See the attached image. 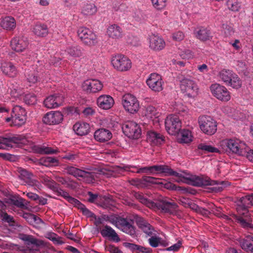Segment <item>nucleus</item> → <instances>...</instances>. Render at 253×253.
<instances>
[{
    "label": "nucleus",
    "instance_id": "obj_54",
    "mask_svg": "<svg viewBox=\"0 0 253 253\" xmlns=\"http://www.w3.org/2000/svg\"><path fill=\"white\" fill-rule=\"evenodd\" d=\"M240 245L243 250L247 252H250L252 253L253 246L250 241L245 239H241L240 241Z\"/></svg>",
    "mask_w": 253,
    "mask_h": 253
},
{
    "label": "nucleus",
    "instance_id": "obj_33",
    "mask_svg": "<svg viewBox=\"0 0 253 253\" xmlns=\"http://www.w3.org/2000/svg\"><path fill=\"white\" fill-rule=\"evenodd\" d=\"M136 222L138 227L141 229L146 235L149 236L152 235L153 228L145 220L142 218L139 217L137 219Z\"/></svg>",
    "mask_w": 253,
    "mask_h": 253
},
{
    "label": "nucleus",
    "instance_id": "obj_29",
    "mask_svg": "<svg viewBox=\"0 0 253 253\" xmlns=\"http://www.w3.org/2000/svg\"><path fill=\"white\" fill-rule=\"evenodd\" d=\"M1 70L5 75L13 78L17 74L16 67L11 62H4L1 64Z\"/></svg>",
    "mask_w": 253,
    "mask_h": 253
},
{
    "label": "nucleus",
    "instance_id": "obj_25",
    "mask_svg": "<svg viewBox=\"0 0 253 253\" xmlns=\"http://www.w3.org/2000/svg\"><path fill=\"white\" fill-rule=\"evenodd\" d=\"M112 137L111 132L109 129L103 128L96 130L94 133L95 139L100 142L108 141Z\"/></svg>",
    "mask_w": 253,
    "mask_h": 253
},
{
    "label": "nucleus",
    "instance_id": "obj_20",
    "mask_svg": "<svg viewBox=\"0 0 253 253\" xmlns=\"http://www.w3.org/2000/svg\"><path fill=\"white\" fill-rule=\"evenodd\" d=\"M63 119L62 114L59 111H50L43 117L42 121L45 124L54 125L60 124Z\"/></svg>",
    "mask_w": 253,
    "mask_h": 253
},
{
    "label": "nucleus",
    "instance_id": "obj_59",
    "mask_svg": "<svg viewBox=\"0 0 253 253\" xmlns=\"http://www.w3.org/2000/svg\"><path fill=\"white\" fill-rule=\"evenodd\" d=\"M154 7L157 9H162L167 5V0H151Z\"/></svg>",
    "mask_w": 253,
    "mask_h": 253
},
{
    "label": "nucleus",
    "instance_id": "obj_30",
    "mask_svg": "<svg viewBox=\"0 0 253 253\" xmlns=\"http://www.w3.org/2000/svg\"><path fill=\"white\" fill-rule=\"evenodd\" d=\"M147 139L154 145H161L165 141V137L163 135L154 131L147 132Z\"/></svg>",
    "mask_w": 253,
    "mask_h": 253
},
{
    "label": "nucleus",
    "instance_id": "obj_56",
    "mask_svg": "<svg viewBox=\"0 0 253 253\" xmlns=\"http://www.w3.org/2000/svg\"><path fill=\"white\" fill-rule=\"evenodd\" d=\"M228 8L233 11H238L240 9L241 4L237 1H233L229 0L227 2Z\"/></svg>",
    "mask_w": 253,
    "mask_h": 253
},
{
    "label": "nucleus",
    "instance_id": "obj_52",
    "mask_svg": "<svg viewBox=\"0 0 253 253\" xmlns=\"http://www.w3.org/2000/svg\"><path fill=\"white\" fill-rule=\"evenodd\" d=\"M135 197L136 199L140 201V202L145 205L147 207L152 209L154 208L155 202L148 200L147 198H145L142 194L137 193L136 194Z\"/></svg>",
    "mask_w": 253,
    "mask_h": 253
},
{
    "label": "nucleus",
    "instance_id": "obj_49",
    "mask_svg": "<svg viewBox=\"0 0 253 253\" xmlns=\"http://www.w3.org/2000/svg\"><path fill=\"white\" fill-rule=\"evenodd\" d=\"M68 54L73 57H79L83 55L82 48L79 46L69 47L67 49Z\"/></svg>",
    "mask_w": 253,
    "mask_h": 253
},
{
    "label": "nucleus",
    "instance_id": "obj_3",
    "mask_svg": "<svg viewBox=\"0 0 253 253\" xmlns=\"http://www.w3.org/2000/svg\"><path fill=\"white\" fill-rule=\"evenodd\" d=\"M27 112L25 109L20 106H15L12 110L11 117L6 118V122H11V125L18 127L25 124L26 121Z\"/></svg>",
    "mask_w": 253,
    "mask_h": 253
},
{
    "label": "nucleus",
    "instance_id": "obj_10",
    "mask_svg": "<svg viewBox=\"0 0 253 253\" xmlns=\"http://www.w3.org/2000/svg\"><path fill=\"white\" fill-rule=\"evenodd\" d=\"M210 90L213 96L220 101L227 102L230 99V93L223 85L218 84H212Z\"/></svg>",
    "mask_w": 253,
    "mask_h": 253
},
{
    "label": "nucleus",
    "instance_id": "obj_22",
    "mask_svg": "<svg viewBox=\"0 0 253 253\" xmlns=\"http://www.w3.org/2000/svg\"><path fill=\"white\" fill-rule=\"evenodd\" d=\"M28 45V42L26 38L24 37H14L11 40L10 43L12 49L17 52L24 51Z\"/></svg>",
    "mask_w": 253,
    "mask_h": 253
},
{
    "label": "nucleus",
    "instance_id": "obj_48",
    "mask_svg": "<svg viewBox=\"0 0 253 253\" xmlns=\"http://www.w3.org/2000/svg\"><path fill=\"white\" fill-rule=\"evenodd\" d=\"M19 238L22 241L27 242V244H30L35 245H39L38 240L34 238L33 236L31 235H27L24 234H20Z\"/></svg>",
    "mask_w": 253,
    "mask_h": 253
},
{
    "label": "nucleus",
    "instance_id": "obj_17",
    "mask_svg": "<svg viewBox=\"0 0 253 253\" xmlns=\"http://www.w3.org/2000/svg\"><path fill=\"white\" fill-rule=\"evenodd\" d=\"M82 87L83 90L87 93H96L102 89L103 84L98 80L88 79L84 81Z\"/></svg>",
    "mask_w": 253,
    "mask_h": 253
},
{
    "label": "nucleus",
    "instance_id": "obj_18",
    "mask_svg": "<svg viewBox=\"0 0 253 253\" xmlns=\"http://www.w3.org/2000/svg\"><path fill=\"white\" fill-rule=\"evenodd\" d=\"M174 202H170L166 200L158 201L154 203V210H161L165 212L173 214L177 208Z\"/></svg>",
    "mask_w": 253,
    "mask_h": 253
},
{
    "label": "nucleus",
    "instance_id": "obj_21",
    "mask_svg": "<svg viewBox=\"0 0 253 253\" xmlns=\"http://www.w3.org/2000/svg\"><path fill=\"white\" fill-rule=\"evenodd\" d=\"M63 101L64 98L61 95L54 94L47 97L44 100L43 104L47 108H55L62 105Z\"/></svg>",
    "mask_w": 253,
    "mask_h": 253
},
{
    "label": "nucleus",
    "instance_id": "obj_53",
    "mask_svg": "<svg viewBox=\"0 0 253 253\" xmlns=\"http://www.w3.org/2000/svg\"><path fill=\"white\" fill-rule=\"evenodd\" d=\"M198 148L206 152L217 153L219 150L217 148L206 143H200L198 145Z\"/></svg>",
    "mask_w": 253,
    "mask_h": 253
},
{
    "label": "nucleus",
    "instance_id": "obj_55",
    "mask_svg": "<svg viewBox=\"0 0 253 253\" xmlns=\"http://www.w3.org/2000/svg\"><path fill=\"white\" fill-rule=\"evenodd\" d=\"M24 101L28 105H34L37 102V97L34 93L26 94L24 96Z\"/></svg>",
    "mask_w": 253,
    "mask_h": 253
},
{
    "label": "nucleus",
    "instance_id": "obj_50",
    "mask_svg": "<svg viewBox=\"0 0 253 253\" xmlns=\"http://www.w3.org/2000/svg\"><path fill=\"white\" fill-rule=\"evenodd\" d=\"M192 134L190 131L183 129L181 132L180 142L188 143L192 141Z\"/></svg>",
    "mask_w": 253,
    "mask_h": 253
},
{
    "label": "nucleus",
    "instance_id": "obj_57",
    "mask_svg": "<svg viewBox=\"0 0 253 253\" xmlns=\"http://www.w3.org/2000/svg\"><path fill=\"white\" fill-rule=\"evenodd\" d=\"M115 205V201L113 199L109 197H105L101 206L104 209H107L113 207Z\"/></svg>",
    "mask_w": 253,
    "mask_h": 253
},
{
    "label": "nucleus",
    "instance_id": "obj_8",
    "mask_svg": "<svg viewBox=\"0 0 253 253\" xmlns=\"http://www.w3.org/2000/svg\"><path fill=\"white\" fill-rule=\"evenodd\" d=\"M124 134L128 137L138 139L141 135V130L138 125L133 121H127L122 126Z\"/></svg>",
    "mask_w": 253,
    "mask_h": 253
},
{
    "label": "nucleus",
    "instance_id": "obj_38",
    "mask_svg": "<svg viewBox=\"0 0 253 253\" xmlns=\"http://www.w3.org/2000/svg\"><path fill=\"white\" fill-rule=\"evenodd\" d=\"M239 206L244 210L247 209L253 205V194L246 195L240 199Z\"/></svg>",
    "mask_w": 253,
    "mask_h": 253
},
{
    "label": "nucleus",
    "instance_id": "obj_37",
    "mask_svg": "<svg viewBox=\"0 0 253 253\" xmlns=\"http://www.w3.org/2000/svg\"><path fill=\"white\" fill-rule=\"evenodd\" d=\"M0 25L4 29L12 30L16 27V21L13 17L7 16L1 20Z\"/></svg>",
    "mask_w": 253,
    "mask_h": 253
},
{
    "label": "nucleus",
    "instance_id": "obj_45",
    "mask_svg": "<svg viewBox=\"0 0 253 253\" xmlns=\"http://www.w3.org/2000/svg\"><path fill=\"white\" fill-rule=\"evenodd\" d=\"M97 11L96 6L93 3H86L82 8V12L85 15H91Z\"/></svg>",
    "mask_w": 253,
    "mask_h": 253
},
{
    "label": "nucleus",
    "instance_id": "obj_34",
    "mask_svg": "<svg viewBox=\"0 0 253 253\" xmlns=\"http://www.w3.org/2000/svg\"><path fill=\"white\" fill-rule=\"evenodd\" d=\"M33 33L37 36L44 37L48 33L47 26L44 23L38 22L36 23L33 27Z\"/></svg>",
    "mask_w": 253,
    "mask_h": 253
},
{
    "label": "nucleus",
    "instance_id": "obj_63",
    "mask_svg": "<svg viewBox=\"0 0 253 253\" xmlns=\"http://www.w3.org/2000/svg\"><path fill=\"white\" fill-rule=\"evenodd\" d=\"M142 180L145 182L158 184L160 181V178L149 176H143L142 178Z\"/></svg>",
    "mask_w": 253,
    "mask_h": 253
},
{
    "label": "nucleus",
    "instance_id": "obj_40",
    "mask_svg": "<svg viewBox=\"0 0 253 253\" xmlns=\"http://www.w3.org/2000/svg\"><path fill=\"white\" fill-rule=\"evenodd\" d=\"M225 84L231 86L234 88L238 89L241 87L242 85V81L239 76L235 73L232 76V77L229 78V80H228Z\"/></svg>",
    "mask_w": 253,
    "mask_h": 253
},
{
    "label": "nucleus",
    "instance_id": "obj_23",
    "mask_svg": "<svg viewBox=\"0 0 253 253\" xmlns=\"http://www.w3.org/2000/svg\"><path fill=\"white\" fill-rule=\"evenodd\" d=\"M34 153L41 155H51L59 152L57 148H52L44 145H34L32 147Z\"/></svg>",
    "mask_w": 253,
    "mask_h": 253
},
{
    "label": "nucleus",
    "instance_id": "obj_11",
    "mask_svg": "<svg viewBox=\"0 0 253 253\" xmlns=\"http://www.w3.org/2000/svg\"><path fill=\"white\" fill-rule=\"evenodd\" d=\"M153 167V174H162L166 176H174L177 178L176 181L178 182L182 181L184 176L172 169L169 166L165 165H154Z\"/></svg>",
    "mask_w": 253,
    "mask_h": 253
},
{
    "label": "nucleus",
    "instance_id": "obj_64",
    "mask_svg": "<svg viewBox=\"0 0 253 253\" xmlns=\"http://www.w3.org/2000/svg\"><path fill=\"white\" fill-rule=\"evenodd\" d=\"M8 91L10 92L11 95L14 98L18 97L21 93L20 88L18 87H9Z\"/></svg>",
    "mask_w": 253,
    "mask_h": 253
},
{
    "label": "nucleus",
    "instance_id": "obj_51",
    "mask_svg": "<svg viewBox=\"0 0 253 253\" xmlns=\"http://www.w3.org/2000/svg\"><path fill=\"white\" fill-rule=\"evenodd\" d=\"M113 8L116 11L125 12L127 9V6L126 3H121L117 0H114L112 3Z\"/></svg>",
    "mask_w": 253,
    "mask_h": 253
},
{
    "label": "nucleus",
    "instance_id": "obj_6",
    "mask_svg": "<svg viewBox=\"0 0 253 253\" xmlns=\"http://www.w3.org/2000/svg\"><path fill=\"white\" fill-rule=\"evenodd\" d=\"M122 103L125 110L130 114L136 113L140 107L137 98L130 93H126L123 96Z\"/></svg>",
    "mask_w": 253,
    "mask_h": 253
},
{
    "label": "nucleus",
    "instance_id": "obj_44",
    "mask_svg": "<svg viewBox=\"0 0 253 253\" xmlns=\"http://www.w3.org/2000/svg\"><path fill=\"white\" fill-rule=\"evenodd\" d=\"M75 207H77L78 209L80 210L82 212L83 214L86 216L87 217H95V215L91 212L90 210H89L86 207L80 202L79 200L77 201V202L74 205Z\"/></svg>",
    "mask_w": 253,
    "mask_h": 253
},
{
    "label": "nucleus",
    "instance_id": "obj_4",
    "mask_svg": "<svg viewBox=\"0 0 253 253\" xmlns=\"http://www.w3.org/2000/svg\"><path fill=\"white\" fill-rule=\"evenodd\" d=\"M198 123L201 130L208 135H212L217 130V123L211 117L202 116L199 117Z\"/></svg>",
    "mask_w": 253,
    "mask_h": 253
},
{
    "label": "nucleus",
    "instance_id": "obj_24",
    "mask_svg": "<svg viewBox=\"0 0 253 253\" xmlns=\"http://www.w3.org/2000/svg\"><path fill=\"white\" fill-rule=\"evenodd\" d=\"M97 104L99 108L104 110H108L113 106L114 101L111 96L102 95L97 98Z\"/></svg>",
    "mask_w": 253,
    "mask_h": 253
},
{
    "label": "nucleus",
    "instance_id": "obj_62",
    "mask_svg": "<svg viewBox=\"0 0 253 253\" xmlns=\"http://www.w3.org/2000/svg\"><path fill=\"white\" fill-rule=\"evenodd\" d=\"M180 56L182 59H189L194 56L193 52L189 49H185L181 51L179 53Z\"/></svg>",
    "mask_w": 253,
    "mask_h": 253
},
{
    "label": "nucleus",
    "instance_id": "obj_46",
    "mask_svg": "<svg viewBox=\"0 0 253 253\" xmlns=\"http://www.w3.org/2000/svg\"><path fill=\"white\" fill-rule=\"evenodd\" d=\"M41 182L52 191L55 189L58 183L46 175L41 177Z\"/></svg>",
    "mask_w": 253,
    "mask_h": 253
},
{
    "label": "nucleus",
    "instance_id": "obj_12",
    "mask_svg": "<svg viewBox=\"0 0 253 253\" xmlns=\"http://www.w3.org/2000/svg\"><path fill=\"white\" fill-rule=\"evenodd\" d=\"M133 221L127 218L119 217L117 219L116 225L123 232L131 236L135 235V228L133 225Z\"/></svg>",
    "mask_w": 253,
    "mask_h": 253
},
{
    "label": "nucleus",
    "instance_id": "obj_13",
    "mask_svg": "<svg viewBox=\"0 0 253 253\" xmlns=\"http://www.w3.org/2000/svg\"><path fill=\"white\" fill-rule=\"evenodd\" d=\"M111 62L114 67L120 71H127L131 67V61L126 56L122 54L114 56Z\"/></svg>",
    "mask_w": 253,
    "mask_h": 253
},
{
    "label": "nucleus",
    "instance_id": "obj_35",
    "mask_svg": "<svg viewBox=\"0 0 253 253\" xmlns=\"http://www.w3.org/2000/svg\"><path fill=\"white\" fill-rule=\"evenodd\" d=\"M73 129L78 135H85L88 133L89 126L86 123H77L74 125Z\"/></svg>",
    "mask_w": 253,
    "mask_h": 253
},
{
    "label": "nucleus",
    "instance_id": "obj_1",
    "mask_svg": "<svg viewBox=\"0 0 253 253\" xmlns=\"http://www.w3.org/2000/svg\"><path fill=\"white\" fill-rule=\"evenodd\" d=\"M184 179L189 180L192 185L195 186L202 187L207 185H215L216 186L213 188L215 189L216 192L222 191L227 186V183L225 181L218 182L212 180L208 177L204 176H200L193 175L188 178H185L184 176V178H182V181L180 180V182H183Z\"/></svg>",
    "mask_w": 253,
    "mask_h": 253
},
{
    "label": "nucleus",
    "instance_id": "obj_43",
    "mask_svg": "<svg viewBox=\"0 0 253 253\" xmlns=\"http://www.w3.org/2000/svg\"><path fill=\"white\" fill-rule=\"evenodd\" d=\"M0 218L1 219L5 222H7L9 223V225L11 226H16L19 229H22V226L18 223H16L12 216L8 215L6 212H1L0 213Z\"/></svg>",
    "mask_w": 253,
    "mask_h": 253
},
{
    "label": "nucleus",
    "instance_id": "obj_60",
    "mask_svg": "<svg viewBox=\"0 0 253 253\" xmlns=\"http://www.w3.org/2000/svg\"><path fill=\"white\" fill-rule=\"evenodd\" d=\"M136 172L138 173H144L147 174H153V167L152 166L137 168Z\"/></svg>",
    "mask_w": 253,
    "mask_h": 253
},
{
    "label": "nucleus",
    "instance_id": "obj_58",
    "mask_svg": "<svg viewBox=\"0 0 253 253\" xmlns=\"http://www.w3.org/2000/svg\"><path fill=\"white\" fill-rule=\"evenodd\" d=\"M18 172L20 174L19 176L24 180H26L27 179H29L33 176L32 173L24 169H19Z\"/></svg>",
    "mask_w": 253,
    "mask_h": 253
},
{
    "label": "nucleus",
    "instance_id": "obj_27",
    "mask_svg": "<svg viewBox=\"0 0 253 253\" xmlns=\"http://www.w3.org/2000/svg\"><path fill=\"white\" fill-rule=\"evenodd\" d=\"M54 178L57 182L71 190H75L78 186V182L70 177H64L59 175H56Z\"/></svg>",
    "mask_w": 253,
    "mask_h": 253
},
{
    "label": "nucleus",
    "instance_id": "obj_15",
    "mask_svg": "<svg viewBox=\"0 0 253 253\" xmlns=\"http://www.w3.org/2000/svg\"><path fill=\"white\" fill-rule=\"evenodd\" d=\"M78 35L84 44L91 46L96 42V36L90 30L85 27H80L78 30Z\"/></svg>",
    "mask_w": 253,
    "mask_h": 253
},
{
    "label": "nucleus",
    "instance_id": "obj_28",
    "mask_svg": "<svg viewBox=\"0 0 253 253\" xmlns=\"http://www.w3.org/2000/svg\"><path fill=\"white\" fill-rule=\"evenodd\" d=\"M194 34L197 39L203 42L210 40L212 38L211 31L204 27L197 28L194 31Z\"/></svg>",
    "mask_w": 253,
    "mask_h": 253
},
{
    "label": "nucleus",
    "instance_id": "obj_31",
    "mask_svg": "<svg viewBox=\"0 0 253 253\" xmlns=\"http://www.w3.org/2000/svg\"><path fill=\"white\" fill-rule=\"evenodd\" d=\"M100 233L103 237H108L116 242L120 241V238L118 235L115 230L110 226L107 225H105L103 228L100 231Z\"/></svg>",
    "mask_w": 253,
    "mask_h": 253
},
{
    "label": "nucleus",
    "instance_id": "obj_16",
    "mask_svg": "<svg viewBox=\"0 0 253 253\" xmlns=\"http://www.w3.org/2000/svg\"><path fill=\"white\" fill-rule=\"evenodd\" d=\"M147 85L153 91L160 92L163 89L162 77L156 73L151 74L146 81Z\"/></svg>",
    "mask_w": 253,
    "mask_h": 253
},
{
    "label": "nucleus",
    "instance_id": "obj_26",
    "mask_svg": "<svg viewBox=\"0 0 253 253\" xmlns=\"http://www.w3.org/2000/svg\"><path fill=\"white\" fill-rule=\"evenodd\" d=\"M149 46L154 50H160L165 47V42L160 37L153 35L150 36Z\"/></svg>",
    "mask_w": 253,
    "mask_h": 253
},
{
    "label": "nucleus",
    "instance_id": "obj_7",
    "mask_svg": "<svg viewBox=\"0 0 253 253\" xmlns=\"http://www.w3.org/2000/svg\"><path fill=\"white\" fill-rule=\"evenodd\" d=\"M166 129L171 135L178 133L181 127V122L177 115H170L165 120Z\"/></svg>",
    "mask_w": 253,
    "mask_h": 253
},
{
    "label": "nucleus",
    "instance_id": "obj_19",
    "mask_svg": "<svg viewBox=\"0 0 253 253\" xmlns=\"http://www.w3.org/2000/svg\"><path fill=\"white\" fill-rule=\"evenodd\" d=\"M46 73L39 72L38 71H28L26 73L27 81L32 84H35L38 82L47 81L49 79V74Z\"/></svg>",
    "mask_w": 253,
    "mask_h": 253
},
{
    "label": "nucleus",
    "instance_id": "obj_61",
    "mask_svg": "<svg viewBox=\"0 0 253 253\" xmlns=\"http://www.w3.org/2000/svg\"><path fill=\"white\" fill-rule=\"evenodd\" d=\"M146 115L149 116L150 117H157V110L155 107L153 106H148L146 107Z\"/></svg>",
    "mask_w": 253,
    "mask_h": 253
},
{
    "label": "nucleus",
    "instance_id": "obj_36",
    "mask_svg": "<svg viewBox=\"0 0 253 253\" xmlns=\"http://www.w3.org/2000/svg\"><path fill=\"white\" fill-rule=\"evenodd\" d=\"M107 33L113 39H119L122 36V29L116 24L110 26L107 29Z\"/></svg>",
    "mask_w": 253,
    "mask_h": 253
},
{
    "label": "nucleus",
    "instance_id": "obj_47",
    "mask_svg": "<svg viewBox=\"0 0 253 253\" xmlns=\"http://www.w3.org/2000/svg\"><path fill=\"white\" fill-rule=\"evenodd\" d=\"M234 73L232 70L223 69L219 73V78L225 84Z\"/></svg>",
    "mask_w": 253,
    "mask_h": 253
},
{
    "label": "nucleus",
    "instance_id": "obj_32",
    "mask_svg": "<svg viewBox=\"0 0 253 253\" xmlns=\"http://www.w3.org/2000/svg\"><path fill=\"white\" fill-rule=\"evenodd\" d=\"M56 195L61 196L66 199L68 202L74 205L77 202L78 200L70 196L69 193L65 190L61 189L58 184L52 191Z\"/></svg>",
    "mask_w": 253,
    "mask_h": 253
},
{
    "label": "nucleus",
    "instance_id": "obj_5",
    "mask_svg": "<svg viewBox=\"0 0 253 253\" xmlns=\"http://www.w3.org/2000/svg\"><path fill=\"white\" fill-rule=\"evenodd\" d=\"M64 169L67 174L77 178H82L88 183L93 182L95 179L94 173L83 170L73 166H67Z\"/></svg>",
    "mask_w": 253,
    "mask_h": 253
},
{
    "label": "nucleus",
    "instance_id": "obj_2",
    "mask_svg": "<svg viewBox=\"0 0 253 253\" xmlns=\"http://www.w3.org/2000/svg\"><path fill=\"white\" fill-rule=\"evenodd\" d=\"M222 148L227 152L239 156H244L247 149L246 144L238 139H226L222 141Z\"/></svg>",
    "mask_w": 253,
    "mask_h": 253
},
{
    "label": "nucleus",
    "instance_id": "obj_9",
    "mask_svg": "<svg viewBox=\"0 0 253 253\" xmlns=\"http://www.w3.org/2000/svg\"><path fill=\"white\" fill-rule=\"evenodd\" d=\"M27 140L22 136L12 137H0V149L9 150L17 146L20 147L22 144H25Z\"/></svg>",
    "mask_w": 253,
    "mask_h": 253
},
{
    "label": "nucleus",
    "instance_id": "obj_14",
    "mask_svg": "<svg viewBox=\"0 0 253 253\" xmlns=\"http://www.w3.org/2000/svg\"><path fill=\"white\" fill-rule=\"evenodd\" d=\"M181 91L185 93L189 97H194L197 94V85L195 82L189 78H184L180 81Z\"/></svg>",
    "mask_w": 253,
    "mask_h": 253
},
{
    "label": "nucleus",
    "instance_id": "obj_41",
    "mask_svg": "<svg viewBox=\"0 0 253 253\" xmlns=\"http://www.w3.org/2000/svg\"><path fill=\"white\" fill-rule=\"evenodd\" d=\"M40 163L47 167L57 166L59 165L58 160L54 157H46L40 159Z\"/></svg>",
    "mask_w": 253,
    "mask_h": 253
},
{
    "label": "nucleus",
    "instance_id": "obj_42",
    "mask_svg": "<svg viewBox=\"0 0 253 253\" xmlns=\"http://www.w3.org/2000/svg\"><path fill=\"white\" fill-rule=\"evenodd\" d=\"M45 237L46 238L51 241L55 245H60L65 243L62 237H59L57 234L53 232H47L45 234Z\"/></svg>",
    "mask_w": 253,
    "mask_h": 253
},
{
    "label": "nucleus",
    "instance_id": "obj_39",
    "mask_svg": "<svg viewBox=\"0 0 253 253\" xmlns=\"http://www.w3.org/2000/svg\"><path fill=\"white\" fill-rule=\"evenodd\" d=\"M158 185H160L161 187L165 188L169 190H173L176 191L185 190L186 189L172 183L170 182H168L165 179H160L158 183Z\"/></svg>",
    "mask_w": 253,
    "mask_h": 253
}]
</instances>
